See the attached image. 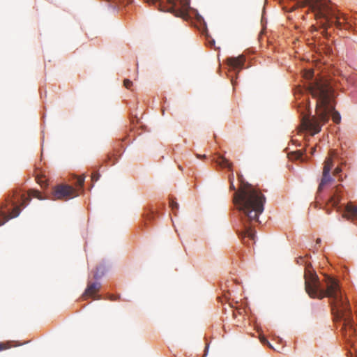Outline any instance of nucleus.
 Instances as JSON below:
<instances>
[{
    "label": "nucleus",
    "instance_id": "nucleus-1",
    "mask_svg": "<svg viewBox=\"0 0 357 357\" xmlns=\"http://www.w3.org/2000/svg\"><path fill=\"white\" fill-rule=\"evenodd\" d=\"M215 162L221 167H227L231 172L229 176V189L236 191L233 196V202L240 212V219L243 226V229L239 231L238 234L242 238L248 237L254 241L255 231L252 228L255 223L259 222L258 217L264 211L266 197L260 190L254 188L248 183H244L241 175H238V180L241 183L240 187L238 190H236V187L234 184V175L232 163L229 162L222 155H219L218 160Z\"/></svg>",
    "mask_w": 357,
    "mask_h": 357
},
{
    "label": "nucleus",
    "instance_id": "nucleus-2",
    "mask_svg": "<svg viewBox=\"0 0 357 357\" xmlns=\"http://www.w3.org/2000/svg\"><path fill=\"white\" fill-rule=\"evenodd\" d=\"M308 89L312 97L317 99L316 115L310 116L308 103L299 105L302 127L314 135L321 131V126L328 121L331 116L335 123H339L341 116L335 110L331 86L326 81L316 79L309 84Z\"/></svg>",
    "mask_w": 357,
    "mask_h": 357
},
{
    "label": "nucleus",
    "instance_id": "nucleus-3",
    "mask_svg": "<svg viewBox=\"0 0 357 357\" xmlns=\"http://www.w3.org/2000/svg\"><path fill=\"white\" fill-rule=\"evenodd\" d=\"M305 289L310 298L322 299L328 297L330 299L333 314L338 319L343 321V328L346 334L351 335L355 329L351 318V310L348 301L344 298L338 284V281L327 276L325 282L326 289L321 288V284L317 275L308 268L305 269Z\"/></svg>",
    "mask_w": 357,
    "mask_h": 357
},
{
    "label": "nucleus",
    "instance_id": "nucleus-4",
    "mask_svg": "<svg viewBox=\"0 0 357 357\" xmlns=\"http://www.w3.org/2000/svg\"><path fill=\"white\" fill-rule=\"evenodd\" d=\"M301 3L302 6H310L317 20H325L321 25L324 29H327L333 23L337 28L340 29H347L351 26L347 22L348 18L343 14L335 15L326 0H301Z\"/></svg>",
    "mask_w": 357,
    "mask_h": 357
},
{
    "label": "nucleus",
    "instance_id": "nucleus-5",
    "mask_svg": "<svg viewBox=\"0 0 357 357\" xmlns=\"http://www.w3.org/2000/svg\"><path fill=\"white\" fill-rule=\"evenodd\" d=\"M31 197H35L40 200L44 199L40 192L37 190H29L27 196L24 193L15 191L9 200V202L13 206L12 212L8 214L4 211L6 205L0 207V226L4 225L10 219L17 217L21 211L20 208L25 207L30 202Z\"/></svg>",
    "mask_w": 357,
    "mask_h": 357
},
{
    "label": "nucleus",
    "instance_id": "nucleus-6",
    "mask_svg": "<svg viewBox=\"0 0 357 357\" xmlns=\"http://www.w3.org/2000/svg\"><path fill=\"white\" fill-rule=\"evenodd\" d=\"M149 5L155 6L161 11H167L176 16H183L188 3L185 0H144Z\"/></svg>",
    "mask_w": 357,
    "mask_h": 357
},
{
    "label": "nucleus",
    "instance_id": "nucleus-7",
    "mask_svg": "<svg viewBox=\"0 0 357 357\" xmlns=\"http://www.w3.org/2000/svg\"><path fill=\"white\" fill-rule=\"evenodd\" d=\"M337 153L335 150H331L329 152L328 157L326 158L324 162L322 172V177L318 187V192H321L323 189L333 181V178L331 176L330 172L333 166V158H335Z\"/></svg>",
    "mask_w": 357,
    "mask_h": 357
},
{
    "label": "nucleus",
    "instance_id": "nucleus-8",
    "mask_svg": "<svg viewBox=\"0 0 357 357\" xmlns=\"http://www.w3.org/2000/svg\"><path fill=\"white\" fill-rule=\"evenodd\" d=\"M52 199L68 200L78 196L77 191L71 185L59 184L52 189Z\"/></svg>",
    "mask_w": 357,
    "mask_h": 357
},
{
    "label": "nucleus",
    "instance_id": "nucleus-9",
    "mask_svg": "<svg viewBox=\"0 0 357 357\" xmlns=\"http://www.w3.org/2000/svg\"><path fill=\"white\" fill-rule=\"evenodd\" d=\"M101 284L100 282H88L87 287L82 295L84 300L91 297L94 299H100V296H96V294L100 291Z\"/></svg>",
    "mask_w": 357,
    "mask_h": 357
},
{
    "label": "nucleus",
    "instance_id": "nucleus-10",
    "mask_svg": "<svg viewBox=\"0 0 357 357\" xmlns=\"http://www.w3.org/2000/svg\"><path fill=\"white\" fill-rule=\"evenodd\" d=\"M245 58L243 55L237 57H229L227 59V63L234 70L239 72L243 68Z\"/></svg>",
    "mask_w": 357,
    "mask_h": 357
},
{
    "label": "nucleus",
    "instance_id": "nucleus-11",
    "mask_svg": "<svg viewBox=\"0 0 357 357\" xmlns=\"http://www.w3.org/2000/svg\"><path fill=\"white\" fill-rule=\"evenodd\" d=\"M342 185H337L333 191V195L331 197L328 204L333 207H336L340 202L342 197Z\"/></svg>",
    "mask_w": 357,
    "mask_h": 357
},
{
    "label": "nucleus",
    "instance_id": "nucleus-12",
    "mask_svg": "<svg viewBox=\"0 0 357 357\" xmlns=\"http://www.w3.org/2000/svg\"><path fill=\"white\" fill-rule=\"evenodd\" d=\"M343 217L352 221L357 220V205L351 202L348 203L345 206V213L343 214Z\"/></svg>",
    "mask_w": 357,
    "mask_h": 357
},
{
    "label": "nucleus",
    "instance_id": "nucleus-13",
    "mask_svg": "<svg viewBox=\"0 0 357 357\" xmlns=\"http://www.w3.org/2000/svg\"><path fill=\"white\" fill-rule=\"evenodd\" d=\"M132 2V0H114L112 6L114 8L119 9L122 6L128 5Z\"/></svg>",
    "mask_w": 357,
    "mask_h": 357
},
{
    "label": "nucleus",
    "instance_id": "nucleus-14",
    "mask_svg": "<svg viewBox=\"0 0 357 357\" xmlns=\"http://www.w3.org/2000/svg\"><path fill=\"white\" fill-rule=\"evenodd\" d=\"M302 156H303V153L301 151L291 152V153L289 154V157L291 159L298 160V159L301 158Z\"/></svg>",
    "mask_w": 357,
    "mask_h": 357
},
{
    "label": "nucleus",
    "instance_id": "nucleus-15",
    "mask_svg": "<svg viewBox=\"0 0 357 357\" xmlns=\"http://www.w3.org/2000/svg\"><path fill=\"white\" fill-rule=\"evenodd\" d=\"M75 178H76L75 185L77 187L82 188L84 183L85 177L84 176H76Z\"/></svg>",
    "mask_w": 357,
    "mask_h": 357
},
{
    "label": "nucleus",
    "instance_id": "nucleus-16",
    "mask_svg": "<svg viewBox=\"0 0 357 357\" xmlns=\"http://www.w3.org/2000/svg\"><path fill=\"white\" fill-rule=\"evenodd\" d=\"M303 77L305 79H306L307 80L312 79L314 77V70L312 69H309V70H305V72L303 73Z\"/></svg>",
    "mask_w": 357,
    "mask_h": 357
},
{
    "label": "nucleus",
    "instance_id": "nucleus-17",
    "mask_svg": "<svg viewBox=\"0 0 357 357\" xmlns=\"http://www.w3.org/2000/svg\"><path fill=\"white\" fill-rule=\"evenodd\" d=\"M169 206L172 211H177L178 209V204L173 199L170 200Z\"/></svg>",
    "mask_w": 357,
    "mask_h": 357
},
{
    "label": "nucleus",
    "instance_id": "nucleus-18",
    "mask_svg": "<svg viewBox=\"0 0 357 357\" xmlns=\"http://www.w3.org/2000/svg\"><path fill=\"white\" fill-rule=\"evenodd\" d=\"M113 156H114V155H113L112 153H108V154L107 155L106 158L105 159V162L106 163H107V162H111V164H110V165H114V164L115 163V160H112Z\"/></svg>",
    "mask_w": 357,
    "mask_h": 357
},
{
    "label": "nucleus",
    "instance_id": "nucleus-19",
    "mask_svg": "<svg viewBox=\"0 0 357 357\" xmlns=\"http://www.w3.org/2000/svg\"><path fill=\"white\" fill-rule=\"evenodd\" d=\"M123 86L128 89H130V87L132 86V82L130 81V79H124L123 81Z\"/></svg>",
    "mask_w": 357,
    "mask_h": 357
},
{
    "label": "nucleus",
    "instance_id": "nucleus-20",
    "mask_svg": "<svg viewBox=\"0 0 357 357\" xmlns=\"http://www.w3.org/2000/svg\"><path fill=\"white\" fill-rule=\"evenodd\" d=\"M37 182L42 186V187H46L47 184L43 180L42 178L37 177L36 178Z\"/></svg>",
    "mask_w": 357,
    "mask_h": 357
},
{
    "label": "nucleus",
    "instance_id": "nucleus-21",
    "mask_svg": "<svg viewBox=\"0 0 357 357\" xmlns=\"http://www.w3.org/2000/svg\"><path fill=\"white\" fill-rule=\"evenodd\" d=\"M100 174L97 172H94L91 175V180L93 181H97L99 179Z\"/></svg>",
    "mask_w": 357,
    "mask_h": 357
},
{
    "label": "nucleus",
    "instance_id": "nucleus-22",
    "mask_svg": "<svg viewBox=\"0 0 357 357\" xmlns=\"http://www.w3.org/2000/svg\"><path fill=\"white\" fill-rule=\"evenodd\" d=\"M342 171V167L340 166H337L333 171V175L337 176Z\"/></svg>",
    "mask_w": 357,
    "mask_h": 357
},
{
    "label": "nucleus",
    "instance_id": "nucleus-23",
    "mask_svg": "<svg viewBox=\"0 0 357 357\" xmlns=\"http://www.w3.org/2000/svg\"><path fill=\"white\" fill-rule=\"evenodd\" d=\"M260 341L263 344H266L268 345L269 347H272L271 344L269 343V342L267 340V339L265 337H260Z\"/></svg>",
    "mask_w": 357,
    "mask_h": 357
},
{
    "label": "nucleus",
    "instance_id": "nucleus-24",
    "mask_svg": "<svg viewBox=\"0 0 357 357\" xmlns=\"http://www.w3.org/2000/svg\"><path fill=\"white\" fill-rule=\"evenodd\" d=\"M8 348V347L7 344L0 342V351L6 350Z\"/></svg>",
    "mask_w": 357,
    "mask_h": 357
},
{
    "label": "nucleus",
    "instance_id": "nucleus-25",
    "mask_svg": "<svg viewBox=\"0 0 357 357\" xmlns=\"http://www.w3.org/2000/svg\"><path fill=\"white\" fill-rule=\"evenodd\" d=\"M102 275V273H101L100 274H99L98 272H96V273L94 274V278H95L96 279H98V278H100Z\"/></svg>",
    "mask_w": 357,
    "mask_h": 357
},
{
    "label": "nucleus",
    "instance_id": "nucleus-26",
    "mask_svg": "<svg viewBox=\"0 0 357 357\" xmlns=\"http://www.w3.org/2000/svg\"><path fill=\"white\" fill-rule=\"evenodd\" d=\"M197 157L198 158H206V155H199V154L197 155Z\"/></svg>",
    "mask_w": 357,
    "mask_h": 357
},
{
    "label": "nucleus",
    "instance_id": "nucleus-27",
    "mask_svg": "<svg viewBox=\"0 0 357 357\" xmlns=\"http://www.w3.org/2000/svg\"><path fill=\"white\" fill-rule=\"evenodd\" d=\"M315 151V148L312 149V153H313Z\"/></svg>",
    "mask_w": 357,
    "mask_h": 357
}]
</instances>
